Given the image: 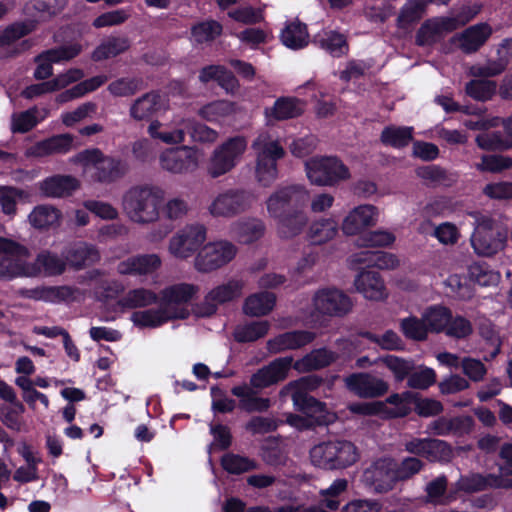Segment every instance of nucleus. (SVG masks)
Here are the masks:
<instances>
[{
    "label": "nucleus",
    "instance_id": "obj_1",
    "mask_svg": "<svg viewBox=\"0 0 512 512\" xmlns=\"http://www.w3.org/2000/svg\"><path fill=\"white\" fill-rule=\"evenodd\" d=\"M164 198L165 192L158 186H134L123 196V209L135 223H153L159 219V207Z\"/></svg>",
    "mask_w": 512,
    "mask_h": 512
},
{
    "label": "nucleus",
    "instance_id": "obj_2",
    "mask_svg": "<svg viewBox=\"0 0 512 512\" xmlns=\"http://www.w3.org/2000/svg\"><path fill=\"white\" fill-rule=\"evenodd\" d=\"M72 162L80 164L91 180L101 184H111L123 178L129 171L126 161L105 155L100 149H86L77 153Z\"/></svg>",
    "mask_w": 512,
    "mask_h": 512
},
{
    "label": "nucleus",
    "instance_id": "obj_3",
    "mask_svg": "<svg viewBox=\"0 0 512 512\" xmlns=\"http://www.w3.org/2000/svg\"><path fill=\"white\" fill-rule=\"evenodd\" d=\"M358 459L357 447L346 440L322 442L310 450L311 463L324 470L345 469L356 463Z\"/></svg>",
    "mask_w": 512,
    "mask_h": 512
},
{
    "label": "nucleus",
    "instance_id": "obj_4",
    "mask_svg": "<svg viewBox=\"0 0 512 512\" xmlns=\"http://www.w3.org/2000/svg\"><path fill=\"white\" fill-rule=\"evenodd\" d=\"M252 148L256 155V179L262 186L268 187L277 178V161L284 157L285 151L279 141L267 133L258 135Z\"/></svg>",
    "mask_w": 512,
    "mask_h": 512
},
{
    "label": "nucleus",
    "instance_id": "obj_5",
    "mask_svg": "<svg viewBox=\"0 0 512 512\" xmlns=\"http://www.w3.org/2000/svg\"><path fill=\"white\" fill-rule=\"evenodd\" d=\"M474 232L471 245L479 256L490 257L503 250L506 243V233L499 227L497 221L487 214L474 212Z\"/></svg>",
    "mask_w": 512,
    "mask_h": 512
},
{
    "label": "nucleus",
    "instance_id": "obj_6",
    "mask_svg": "<svg viewBox=\"0 0 512 512\" xmlns=\"http://www.w3.org/2000/svg\"><path fill=\"white\" fill-rule=\"evenodd\" d=\"M256 201V195L250 190L229 188L211 199L207 212L213 218L231 219L249 211Z\"/></svg>",
    "mask_w": 512,
    "mask_h": 512
},
{
    "label": "nucleus",
    "instance_id": "obj_7",
    "mask_svg": "<svg viewBox=\"0 0 512 512\" xmlns=\"http://www.w3.org/2000/svg\"><path fill=\"white\" fill-rule=\"evenodd\" d=\"M65 258L48 250L40 252L34 262L25 264L9 263L6 266L0 263V276L6 277H37L39 275L51 277L58 276L66 270Z\"/></svg>",
    "mask_w": 512,
    "mask_h": 512
},
{
    "label": "nucleus",
    "instance_id": "obj_8",
    "mask_svg": "<svg viewBox=\"0 0 512 512\" xmlns=\"http://www.w3.org/2000/svg\"><path fill=\"white\" fill-rule=\"evenodd\" d=\"M200 288L192 283H177L169 285L158 294V301L171 321L188 318L189 303L197 296Z\"/></svg>",
    "mask_w": 512,
    "mask_h": 512
},
{
    "label": "nucleus",
    "instance_id": "obj_9",
    "mask_svg": "<svg viewBox=\"0 0 512 512\" xmlns=\"http://www.w3.org/2000/svg\"><path fill=\"white\" fill-rule=\"evenodd\" d=\"M206 239L207 228L203 224H187L170 237L167 251L177 260H188L196 256Z\"/></svg>",
    "mask_w": 512,
    "mask_h": 512
},
{
    "label": "nucleus",
    "instance_id": "obj_10",
    "mask_svg": "<svg viewBox=\"0 0 512 512\" xmlns=\"http://www.w3.org/2000/svg\"><path fill=\"white\" fill-rule=\"evenodd\" d=\"M308 179L318 186H335L350 179L349 168L337 157H314L306 161Z\"/></svg>",
    "mask_w": 512,
    "mask_h": 512
},
{
    "label": "nucleus",
    "instance_id": "obj_11",
    "mask_svg": "<svg viewBox=\"0 0 512 512\" xmlns=\"http://www.w3.org/2000/svg\"><path fill=\"white\" fill-rule=\"evenodd\" d=\"M237 251V247L229 241L209 242L198 251L193 266L200 273H211L231 262Z\"/></svg>",
    "mask_w": 512,
    "mask_h": 512
},
{
    "label": "nucleus",
    "instance_id": "obj_12",
    "mask_svg": "<svg viewBox=\"0 0 512 512\" xmlns=\"http://www.w3.org/2000/svg\"><path fill=\"white\" fill-rule=\"evenodd\" d=\"M247 147L243 136H235L217 147L207 164V173L211 178H218L230 172Z\"/></svg>",
    "mask_w": 512,
    "mask_h": 512
},
{
    "label": "nucleus",
    "instance_id": "obj_13",
    "mask_svg": "<svg viewBox=\"0 0 512 512\" xmlns=\"http://www.w3.org/2000/svg\"><path fill=\"white\" fill-rule=\"evenodd\" d=\"M308 200V193L300 185H289L275 190L266 200L268 214L277 220L296 208H302Z\"/></svg>",
    "mask_w": 512,
    "mask_h": 512
},
{
    "label": "nucleus",
    "instance_id": "obj_14",
    "mask_svg": "<svg viewBox=\"0 0 512 512\" xmlns=\"http://www.w3.org/2000/svg\"><path fill=\"white\" fill-rule=\"evenodd\" d=\"M403 450L410 456L424 458L429 462H450L453 458L452 446L437 438L410 437L403 443Z\"/></svg>",
    "mask_w": 512,
    "mask_h": 512
},
{
    "label": "nucleus",
    "instance_id": "obj_15",
    "mask_svg": "<svg viewBox=\"0 0 512 512\" xmlns=\"http://www.w3.org/2000/svg\"><path fill=\"white\" fill-rule=\"evenodd\" d=\"M244 282L231 279L226 283L212 288L197 305L196 314L200 317H209L217 312L219 305L233 301L242 295Z\"/></svg>",
    "mask_w": 512,
    "mask_h": 512
},
{
    "label": "nucleus",
    "instance_id": "obj_16",
    "mask_svg": "<svg viewBox=\"0 0 512 512\" xmlns=\"http://www.w3.org/2000/svg\"><path fill=\"white\" fill-rule=\"evenodd\" d=\"M362 481L376 493L391 491L398 482L394 469V459L383 457L374 461L364 470Z\"/></svg>",
    "mask_w": 512,
    "mask_h": 512
},
{
    "label": "nucleus",
    "instance_id": "obj_17",
    "mask_svg": "<svg viewBox=\"0 0 512 512\" xmlns=\"http://www.w3.org/2000/svg\"><path fill=\"white\" fill-rule=\"evenodd\" d=\"M160 167L171 174H188L199 165L198 153L189 146H180L164 150L159 156Z\"/></svg>",
    "mask_w": 512,
    "mask_h": 512
},
{
    "label": "nucleus",
    "instance_id": "obj_18",
    "mask_svg": "<svg viewBox=\"0 0 512 512\" xmlns=\"http://www.w3.org/2000/svg\"><path fill=\"white\" fill-rule=\"evenodd\" d=\"M313 307L319 314L343 317L351 311L353 303L343 291L336 288H324L314 294Z\"/></svg>",
    "mask_w": 512,
    "mask_h": 512
},
{
    "label": "nucleus",
    "instance_id": "obj_19",
    "mask_svg": "<svg viewBox=\"0 0 512 512\" xmlns=\"http://www.w3.org/2000/svg\"><path fill=\"white\" fill-rule=\"evenodd\" d=\"M343 382L349 392L362 399L378 398L389 390L388 382L368 372L352 373Z\"/></svg>",
    "mask_w": 512,
    "mask_h": 512
},
{
    "label": "nucleus",
    "instance_id": "obj_20",
    "mask_svg": "<svg viewBox=\"0 0 512 512\" xmlns=\"http://www.w3.org/2000/svg\"><path fill=\"white\" fill-rule=\"evenodd\" d=\"M167 105L159 91L151 90L135 98L129 105V116L135 122L150 121L160 112L166 111Z\"/></svg>",
    "mask_w": 512,
    "mask_h": 512
},
{
    "label": "nucleus",
    "instance_id": "obj_21",
    "mask_svg": "<svg viewBox=\"0 0 512 512\" xmlns=\"http://www.w3.org/2000/svg\"><path fill=\"white\" fill-rule=\"evenodd\" d=\"M292 363L293 358L290 356L272 361L269 365L259 369L250 377L248 386L261 390L284 380L288 375Z\"/></svg>",
    "mask_w": 512,
    "mask_h": 512
},
{
    "label": "nucleus",
    "instance_id": "obj_22",
    "mask_svg": "<svg viewBox=\"0 0 512 512\" xmlns=\"http://www.w3.org/2000/svg\"><path fill=\"white\" fill-rule=\"evenodd\" d=\"M454 30V20L450 17H433L421 24L415 35V43L418 46H432Z\"/></svg>",
    "mask_w": 512,
    "mask_h": 512
},
{
    "label": "nucleus",
    "instance_id": "obj_23",
    "mask_svg": "<svg viewBox=\"0 0 512 512\" xmlns=\"http://www.w3.org/2000/svg\"><path fill=\"white\" fill-rule=\"evenodd\" d=\"M0 397L11 405H0V421L9 429L20 431L22 428L21 415L25 411L24 405L17 400L11 386L0 380Z\"/></svg>",
    "mask_w": 512,
    "mask_h": 512
},
{
    "label": "nucleus",
    "instance_id": "obj_24",
    "mask_svg": "<svg viewBox=\"0 0 512 512\" xmlns=\"http://www.w3.org/2000/svg\"><path fill=\"white\" fill-rule=\"evenodd\" d=\"M66 266H70L74 270H81L85 267L98 263L101 254L98 248L88 242L78 241L69 245L63 252Z\"/></svg>",
    "mask_w": 512,
    "mask_h": 512
},
{
    "label": "nucleus",
    "instance_id": "obj_25",
    "mask_svg": "<svg viewBox=\"0 0 512 512\" xmlns=\"http://www.w3.org/2000/svg\"><path fill=\"white\" fill-rule=\"evenodd\" d=\"M458 487L466 493H474L487 489H511L512 478L503 477V475L473 473L460 478Z\"/></svg>",
    "mask_w": 512,
    "mask_h": 512
},
{
    "label": "nucleus",
    "instance_id": "obj_26",
    "mask_svg": "<svg viewBox=\"0 0 512 512\" xmlns=\"http://www.w3.org/2000/svg\"><path fill=\"white\" fill-rule=\"evenodd\" d=\"M377 208L370 204H363L352 209L343 219L342 231L346 235H356L362 230L376 225Z\"/></svg>",
    "mask_w": 512,
    "mask_h": 512
},
{
    "label": "nucleus",
    "instance_id": "obj_27",
    "mask_svg": "<svg viewBox=\"0 0 512 512\" xmlns=\"http://www.w3.org/2000/svg\"><path fill=\"white\" fill-rule=\"evenodd\" d=\"M492 27L487 23L472 25L453 36L452 41L466 54L477 52L492 35Z\"/></svg>",
    "mask_w": 512,
    "mask_h": 512
},
{
    "label": "nucleus",
    "instance_id": "obj_28",
    "mask_svg": "<svg viewBox=\"0 0 512 512\" xmlns=\"http://www.w3.org/2000/svg\"><path fill=\"white\" fill-rule=\"evenodd\" d=\"M161 264V258L157 254H139L120 261L117 272L120 275H149L157 271Z\"/></svg>",
    "mask_w": 512,
    "mask_h": 512
},
{
    "label": "nucleus",
    "instance_id": "obj_29",
    "mask_svg": "<svg viewBox=\"0 0 512 512\" xmlns=\"http://www.w3.org/2000/svg\"><path fill=\"white\" fill-rule=\"evenodd\" d=\"M288 395L291 396L297 410L315 418L317 425H327L335 420V414L328 412L324 403L309 394L293 392Z\"/></svg>",
    "mask_w": 512,
    "mask_h": 512
},
{
    "label": "nucleus",
    "instance_id": "obj_30",
    "mask_svg": "<svg viewBox=\"0 0 512 512\" xmlns=\"http://www.w3.org/2000/svg\"><path fill=\"white\" fill-rule=\"evenodd\" d=\"M316 338V334L307 330H294L275 336L267 342L271 353H281L286 350L300 349Z\"/></svg>",
    "mask_w": 512,
    "mask_h": 512
},
{
    "label": "nucleus",
    "instance_id": "obj_31",
    "mask_svg": "<svg viewBox=\"0 0 512 512\" xmlns=\"http://www.w3.org/2000/svg\"><path fill=\"white\" fill-rule=\"evenodd\" d=\"M80 187V181L72 175H53L39 183L41 193L49 198H64Z\"/></svg>",
    "mask_w": 512,
    "mask_h": 512
},
{
    "label": "nucleus",
    "instance_id": "obj_32",
    "mask_svg": "<svg viewBox=\"0 0 512 512\" xmlns=\"http://www.w3.org/2000/svg\"><path fill=\"white\" fill-rule=\"evenodd\" d=\"M231 393L239 399V408L247 413H262L271 407L269 398L260 397L258 390L246 383L233 387Z\"/></svg>",
    "mask_w": 512,
    "mask_h": 512
},
{
    "label": "nucleus",
    "instance_id": "obj_33",
    "mask_svg": "<svg viewBox=\"0 0 512 512\" xmlns=\"http://www.w3.org/2000/svg\"><path fill=\"white\" fill-rule=\"evenodd\" d=\"M303 113L304 102L294 97H280L272 107L266 108L264 111L269 123L296 118Z\"/></svg>",
    "mask_w": 512,
    "mask_h": 512
},
{
    "label": "nucleus",
    "instance_id": "obj_34",
    "mask_svg": "<svg viewBox=\"0 0 512 512\" xmlns=\"http://www.w3.org/2000/svg\"><path fill=\"white\" fill-rule=\"evenodd\" d=\"M74 137L71 134H60L40 141L27 151L29 156L46 157L53 154H64L73 147Z\"/></svg>",
    "mask_w": 512,
    "mask_h": 512
},
{
    "label": "nucleus",
    "instance_id": "obj_35",
    "mask_svg": "<svg viewBox=\"0 0 512 512\" xmlns=\"http://www.w3.org/2000/svg\"><path fill=\"white\" fill-rule=\"evenodd\" d=\"M357 291L366 299L369 300H383L386 296V288L384 281L377 272L363 271L354 281Z\"/></svg>",
    "mask_w": 512,
    "mask_h": 512
},
{
    "label": "nucleus",
    "instance_id": "obj_36",
    "mask_svg": "<svg viewBox=\"0 0 512 512\" xmlns=\"http://www.w3.org/2000/svg\"><path fill=\"white\" fill-rule=\"evenodd\" d=\"M75 292H77V289L70 286H40L20 291L21 295L26 298L47 302L68 300L74 297Z\"/></svg>",
    "mask_w": 512,
    "mask_h": 512
},
{
    "label": "nucleus",
    "instance_id": "obj_37",
    "mask_svg": "<svg viewBox=\"0 0 512 512\" xmlns=\"http://www.w3.org/2000/svg\"><path fill=\"white\" fill-rule=\"evenodd\" d=\"M67 5V0H30L23 8L24 14L28 17H38L46 21L56 16Z\"/></svg>",
    "mask_w": 512,
    "mask_h": 512
},
{
    "label": "nucleus",
    "instance_id": "obj_38",
    "mask_svg": "<svg viewBox=\"0 0 512 512\" xmlns=\"http://www.w3.org/2000/svg\"><path fill=\"white\" fill-rule=\"evenodd\" d=\"M0 263L3 266L6 264H25L29 257L28 249L20 243L8 238L0 237ZM15 277L0 276L1 280H11Z\"/></svg>",
    "mask_w": 512,
    "mask_h": 512
},
{
    "label": "nucleus",
    "instance_id": "obj_39",
    "mask_svg": "<svg viewBox=\"0 0 512 512\" xmlns=\"http://www.w3.org/2000/svg\"><path fill=\"white\" fill-rule=\"evenodd\" d=\"M337 359L336 353L325 348L315 349L294 363L299 372H308L322 369Z\"/></svg>",
    "mask_w": 512,
    "mask_h": 512
},
{
    "label": "nucleus",
    "instance_id": "obj_40",
    "mask_svg": "<svg viewBox=\"0 0 512 512\" xmlns=\"http://www.w3.org/2000/svg\"><path fill=\"white\" fill-rule=\"evenodd\" d=\"M158 302V294L144 287L127 291L119 300L122 309H137L149 307Z\"/></svg>",
    "mask_w": 512,
    "mask_h": 512
},
{
    "label": "nucleus",
    "instance_id": "obj_41",
    "mask_svg": "<svg viewBox=\"0 0 512 512\" xmlns=\"http://www.w3.org/2000/svg\"><path fill=\"white\" fill-rule=\"evenodd\" d=\"M352 262L379 269H395L400 265L396 255L384 251H362L352 256Z\"/></svg>",
    "mask_w": 512,
    "mask_h": 512
},
{
    "label": "nucleus",
    "instance_id": "obj_42",
    "mask_svg": "<svg viewBox=\"0 0 512 512\" xmlns=\"http://www.w3.org/2000/svg\"><path fill=\"white\" fill-rule=\"evenodd\" d=\"M276 221L280 236L283 238H291L302 232L308 223V217L301 208H296L278 218Z\"/></svg>",
    "mask_w": 512,
    "mask_h": 512
},
{
    "label": "nucleus",
    "instance_id": "obj_43",
    "mask_svg": "<svg viewBox=\"0 0 512 512\" xmlns=\"http://www.w3.org/2000/svg\"><path fill=\"white\" fill-rule=\"evenodd\" d=\"M232 231L240 242L250 244L264 235L265 225L260 219L248 218L234 222Z\"/></svg>",
    "mask_w": 512,
    "mask_h": 512
},
{
    "label": "nucleus",
    "instance_id": "obj_44",
    "mask_svg": "<svg viewBox=\"0 0 512 512\" xmlns=\"http://www.w3.org/2000/svg\"><path fill=\"white\" fill-rule=\"evenodd\" d=\"M130 48V40L126 36H110L103 40L93 51L92 59L102 61L116 57Z\"/></svg>",
    "mask_w": 512,
    "mask_h": 512
},
{
    "label": "nucleus",
    "instance_id": "obj_45",
    "mask_svg": "<svg viewBox=\"0 0 512 512\" xmlns=\"http://www.w3.org/2000/svg\"><path fill=\"white\" fill-rule=\"evenodd\" d=\"M276 302V296L271 292H259L245 299L243 312L252 317H260L270 313Z\"/></svg>",
    "mask_w": 512,
    "mask_h": 512
},
{
    "label": "nucleus",
    "instance_id": "obj_46",
    "mask_svg": "<svg viewBox=\"0 0 512 512\" xmlns=\"http://www.w3.org/2000/svg\"><path fill=\"white\" fill-rule=\"evenodd\" d=\"M130 320L139 328H157L171 321L160 305L157 308L135 311Z\"/></svg>",
    "mask_w": 512,
    "mask_h": 512
},
{
    "label": "nucleus",
    "instance_id": "obj_47",
    "mask_svg": "<svg viewBox=\"0 0 512 512\" xmlns=\"http://www.w3.org/2000/svg\"><path fill=\"white\" fill-rule=\"evenodd\" d=\"M306 25L295 20L286 25L281 33L282 43L291 49H300L308 44Z\"/></svg>",
    "mask_w": 512,
    "mask_h": 512
},
{
    "label": "nucleus",
    "instance_id": "obj_48",
    "mask_svg": "<svg viewBox=\"0 0 512 512\" xmlns=\"http://www.w3.org/2000/svg\"><path fill=\"white\" fill-rule=\"evenodd\" d=\"M61 212L51 205H39L29 214L30 224L37 229H45L59 224Z\"/></svg>",
    "mask_w": 512,
    "mask_h": 512
},
{
    "label": "nucleus",
    "instance_id": "obj_49",
    "mask_svg": "<svg viewBox=\"0 0 512 512\" xmlns=\"http://www.w3.org/2000/svg\"><path fill=\"white\" fill-rule=\"evenodd\" d=\"M38 25L35 19L15 22L0 32V48L10 46L20 38L33 32Z\"/></svg>",
    "mask_w": 512,
    "mask_h": 512
},
{
    "label": "nucleus",
    "instance_id": "obj_50",
    "mask_svg": "<svg viewBox=\"0 0 512 512\" xmlns=\"http://www.w3.org/2000/svg\"><path fill=\"white\" fill-rule=\"evenodd\" d=\"M145 88L141 77H121L112 81L107 90L114 97H132Z\"/></svg>",
    "mask_w": 512,
    "mask_h": 512
},
{
    "label": "nucleus",
    "instance_id": "obj_51",
    "mask_svg": "<svg viewBox=\"0 0 512 512\" xmlns=\"http://www.w3.org/2000/svg\"><path fill=\"white\" fill-rule=\"evenodd\" d=\"M221 465L227 473L234 475L250 472L258 469L259 467L256 460L234 453H227L223 455L221 458Z\"/></svg>",
    "mask_w": 512,
    "mask_h": 512
},
{
    "label": "nucleus",
    "instance_id": "obj_52",
    "mask_svg": "<svg viewBox=\"0 0 512 512\" xmlns=\"http://www.w3.org/2000/svg\"><path fill=\"white\" fill-rule=\"evenodd\" d=\"M374 363L382 364L389 369L396 382H402L414 369L413 361L399 358L394 355L380 357Z\"/></svg>",
    "mask_w": 512,
    "mask_h": 512
},
{
    "label": "nucleus",
    "instance_id": "obj_53",
    "mask_svg": "<svg viewBox=\"0 0 512 512\" xmlns=\"http://www.w3.org/2000/svg\"><path fill=\"white\" fill-rule=\"evenodd\" d=\"M29 194L14 186H0V206L5 215L14 216L17 212V201L27 199Z\"/></svg>",
    "mask_w": 512,
    "mask_h": 512
},
{
    "label": "nucleus",
    "instance_id": "obj_54",
    "mask_svg": "<svg viewBox=\"0 0 512 512\" xmlns=\"http://www.w3.org/2000/svg\"><path fill=\"white\" fill-rule=\"evenodd\" d=\"M497 91V83L488 79H474L465 86V92L468 96L477 101L490 100Z\"/></svg>",
    "mask_w": 512,
    "mask_h": 512
},
{
    "label": "nucleus",
    "instance_id": "obj_55",
    "mask_svg": "<svg viewBox=\"0 0 512 512\" xmlns=\"http://www.w3.org/2000/svg\"><path fill=\"white\" fill-rule=\"evenodd\" d=\"M475 141L480 149L486 151H503L512 148V137H503L499 131L479 134Z\"/></svg>",
    "mask_w": 512,
    "mask_h": 512
},
{
    "label": "nucleus",
    "instance_id": "obj_56",
    "mask_svg": "<svg viewBox=\"0 0 512 512\" xmlns=\"http://www.w3.org/2000/svg\"><path fill=\"white\" fill-rule=\"evenodd\" d=\"M425 462L414 456L404 457L400 462L394 460V469L398 482H404L412 479L415 475L419 474L424 468Z\"/></svg>",
    "mask_w": 512,
    "mask_h": 512
},
{
    "label": "nucleus",
    "instance_id": "obj_57",
    "mask_svg": "<svg viewBox=\"0 0 512 512\" xmlns=\"http://www.w3.org/2000/svg\"><path fill=\"white\" fill-rule=\"evenodd\" d=\"M269 327L268 321H254L239 325L234 331V337L238 342L256 341L267 334Z\"/></svg>",
    "mask_w": 512,
    "mask_h": 512
},
{
    "label": "nucleus",
    "instance_id": "obj_58",
    "mask_svg": "<svg viewBox=\"0 0 512 512\" xmlns=\"http://www.w3.org/2000/svg\"><path fill=\"white\" fill-rule=\"evenodd\" d=\"M380 140L383 144L395 148L407 146L412 141V128L410 127H385L381 133Z\"/></svg>",
    "mask_w": 512,
    "mask_h": 512
},
{
    "label": "nucleus",
    "instance_id": "obj_59",
    "mask_svg": "<svg viewBox=\"0 0 512 512\" xmlns=\"http://www.w3.org/2000/svg\"><path fill=\"white\" fill-rule=\"evenodd\" d=\"M426 10L425 0H409L402 7L398 15V26L400 28H407L413 23L419 21Z\"/></svg>",
    "mask_w": 512,
    "mask_h": 512
},
{
    "label": "nucleus",
    "instance_id": "obj_60",
    "mask_svg": "<svg viewBox=\"0 0 512 512\" xmlns=\"http://www.w3.org/2000/svg\"><path fill=\"white\" fill-rule=\"evenodd\" d=\"M338 232V225L333 219H322L314 222L309 229L313 243L322 244L333 239Z\"/></svg>",
    "mask_w": 512,
    "mask_h": 512
},
{
    "label": "nucleus",
    "instance_id": "obj_61",
    "mask_svg": "<svg viewBox=\"0 0 512 512\" xmlns=\"http://www.w3.org/2000/svg\"><path fill=\"white\" fill-rule=\"evenodd\" d=\"M237 106L228 100L213 101L199 110V115L208 121L216 120L219 117L229 116L236 113Z\"/></svg>",
    "mask_w": 512,
    "mask_h": 512
},
{
    "label": "nucleus",
    "instance_id": "obj_62",
    "mask_svg": "<svg viewBox=\"0 0 512 512\" xmlns=\"http://www.w3.org/2000/svg\"><path fill=\"white\" fill-rule=\"evenodd\" d=\"M147 132L151 138L159 140L168 145L180 144L185 140L184 129H175L173 131H159L162 123L158 120H150Z\"/></svg>",
    "mask_w": 512,
    "mask_h": 512
},
{
    "label": "nucleus",
    "instance_id": "obj_63",
    "mask_svg": "<svg viewBox=\"0 0 512 512\" xmlns=\"http://www.w3.org/2000/svg\"><path fill=\"white\" fill-rule=\"evenodd\" d=\"M448 478L445 475L438 476L428 482L425 487V502L434 505L444 504L447 493Z\"/></svg>",
    "mask_w": 512,
    "mask_h": 512
},
{
    "label": "nucleus",
    "instance_id": "obj_64",
    "mask_svg": "<svg viewBox=\"0 0 512 512\" xmlns=\"http://www.w3.org/2000/svg\"><path fill=\"white\" fill-rule=\"evenodd\" d=\"M451 318L450 311L445 307H432L424 315L423 319L428 331L440 332L444 330Z\"/></svg>",
    "mask_w": 512,
    "mask_h": 512
}]
</instances>
